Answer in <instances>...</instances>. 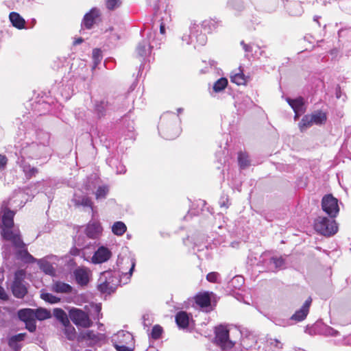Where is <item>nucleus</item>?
Here are the masks:
<instances>
[{"mask_svg":"<svg viewBox=\"0 0 351 351\" xmlns=\"http://www.w3.org/2000/svg\"><path fill=\"white\" fill-rule=\"evenodd\" d=\"M15 147L16 149V154L18 156L16 163L23 169L28 180L36 175L38 169L26 162V159L36 160L47 158L51 154L46 149L45 146H42L37 141H30L27 137L24 141L16 145Z\"/></svg>","mask_w":351,"mask_h":351,"instance_id":"obj_1","label":"nucleus"},{"mask_svg":"<svg viewBox=\"0 0 351 351\" xmlns=\"http://www.w3.org/2000/svg\"><path fill=\"white\" fill-rule=\"evenodd\" d=\"M180 118L172 112H166L160 119L158 130L160 135L166 140L177 138L180 132Z\"/></svg>","mask_w":351,"mask_h":351,"instance_id":"obj_2","label":"nucleus"},{"mask_svg":"<svg viewBox=\"0 0 351 351\" xmlns=\"http://www.w3.org/2000/svg\"><path fill=\"white\" fill-rule=\"evenodd\" d=\"M125 99L124 96L121 95L116 97H106L100 100L95 99L93 101L94 114L97 118L101 119L112 112L124 108L126 106L123 101Z\"/></svg>","mask_w":351,"mask_h":351,"instance_id":"obj_3","label":"nucleus"},{"mask_svg":"<svg viewBox=\"0 0 351 351\" xmlns=\"http://www.w3.org/2000/svg\"><path fill=\"white\" fill-rule=\"evenodd\" d=\"M121 280L116 271L107 270L101 273L98 280L97 290L108 295L114 293L119 285Z\"/></svg>","mask_w":351,"mask_h":351,"instance_id":"obj_4","label":"nucleus"},{"mask_svg":"<svg viewBox=\"0 0 351 351\" xmlns=\"http://www.w3.org/2000/svg\"><path fill=\"white\" fill-rule=\"evenodd\" d=\"M314 228L316 232L326 237L334 235L338 230L335 220L330 217H317L314 221Z\"/></svg>","mask_w":351,"mask_h":351,"instance_id":"obj_5","label":"nucleus"},{"mask_svg":"<svg viewBox=\"0 0 351 351\" xmlns=\"http://www.w3.org/2000/svg\"><path fill=\"white\" fill-rule=\"evenodd\" d=\"M25 271L19 269L15 271L14 280L10 285L13 295L18 299H23L28 293V284L25 281Z\"/></svg>","mask_w":351,"mask_h":351,"instance_id":"obj_6","label":"nucleus"},{"mask_svg":"<svg viewBox=\"0 0 351 351\" xmlns=\"http://www.w3.org/2000/svg\"><path fill=\"white\" fill-rule=\"evenodd\" d=\"M214 343L223 351H229L235 345V342L230 339L229 329L222 324L215 328Z\"/></svg>","mask_w":351,"mask_h":351,"instance_id":"obj_7","label":"nucleus"},{"mask_svg":"<svg viewBox=\"0 0 351 351\" xmlns=\"http://www.w3.org/2000/svg\"><path fill=\"white\" fill-rule=\"evenodd\" d=\"M182 40L186 45H192L194 49H197L198 47L206 45L207 37L206 33H202L199 25L194 24L190 27V34L183 35Z\"/></svg>","mask_w":351,"mask_h":351,"instance_id":"obj_8","label":"nucleus"},{"mask_svg":"<svg viewBox=\"0 0 351 351\" xmlns=\"http://www.w3.org/2000/svg\"><path fill=\"white\" fill-rule=\"evenodd\" d=\"M141 34L146 38L138 43L136 47L137 54L145 59L150 53L151 49L156 47L158 44L155 42L156 32L150 29L141 31Z\"/></svg>","mask_w":351,"mask_h":351,"instance_id":"obj_9","label":"nucleus"},{"mask_svg":"<svg viewBox=\"0 0 351 351\" xmlns=\"http://www.w3.org/2000/svg\"><path fill=\"white\" fill-rule=\"evenodd\" d=\"M69 317L77 326L89 328L93 325V322L89 315L83 310L80 308H71L69 311Z\"/></svg>","mask_w":351,"mask_h":351,"instance_id":"obj_10","label":"nucleus"},{"mask_svg":"<svg viewBox=\"0 0 351 351\" xmlns=\"http://www.w3.org/2000/svg\"><path fill=\"white\" fill-rule=\"evenodd\" d=\"M322 208L330 218H335L339 211L337 199L332 194L325 195L322 199Z\"/></svg>","mask_w":351,"mask_h":351,"instance_id":"obj_11","label":"nucleus"},{"mask_svg":"<svg viewBox=\"0 0 351 351\" xmlns=\"http://www.w3.org/2000/svg\"><path fill=\"white\" fill-rule=\"evenodd\" d=\"M3 202L1 207V217L0 219V228H12L14 226V217L15 212L10 210Z\"/></svg>","mask_w":351,"mask_h":351,"instance_id":"obj_12","label":"nucleus"},{"mask_svg":"<svg viewBox=\"0 0 351 351\" xmlns=\"http://www.w3.org/2000/svg\"><path fill=\"white\" fill-rule=\"evenodd\" d=\"M84 232L87 237L97 239L101 236L103 227L99 220L92 219L86 224Z\"/></svg>","mask_w":351,"mask_h":351,"instance_id":"obj_13","label":"nucleus"},{"mask_svg":"<svg viewBox=\"0 0 351 351\" xmlns=\"http://www.w3.org/2000/svg\"><path fill=\"white\" fill-rule=\"evenodd\" d=\"M112 344H125L134 346V339L132 333L126 330H120L111 338Z\"/></svg>","mask_w":351,"mask_h":351,"instance_id":"obj_14","label":"nucleus"},{"mask_svg":"<svg viewBox=\"0 0 351 351\" xmlns=\"http://www.w3.org/2000/svg\"><path fill=\"white\" fill-rule=\"evenodd\" d=\"M111 256V251L107 247L101 245L94 252L92 256V262L95 264L103 263L108 261Z\"/></svg>","mask_w":351,"mask_h":351,"instance_id":"obj_15","label":"nucleus"},{"mask_svg":"<svg viewBox=\"0 0 351 351\" xmlns=\"http://www.w3.org/2000/svg\"><path fill=\"white\" fill-rule=\"evenodd\" d=\"M312 298L309 297L306 300L301 308L296 311L295 313L291 315L290 320H293L297 322L304 320L309 313Z\"/></svg>","mask_w":351,"mask_h":351,"instance_id":"obj_16","label":"nucleus"},{"mask_svg":"<svg viewBox=\"0 0 351 351\" xmlns=\"http://www.w3.org/2000/svg\"><path fill=\"white\" fill-rule=\"evenodd\" d=\"M99 16V10L93 8L88 12L86 13L82 21V27L90 29L95 23V19Z\"/></svg>","mask_w":351,"mask_h":351,"instance_id":"obj_17","label":"nucleus"},{"mask_svg":"<svg viewBox=\"0 0 351 351\" xmlns=\"http://www.w3.org/2000/svg\"><path fill=\"white\" fill-rule=\"evenodd\" d=\"M211 294L212 293L204 292L197 294L195 297V303L206 311L212 309L211 308Z\"/></svg>","mask_w":351,"mask_h":351,"instance_id":"obj_18","label":"nucleus"},{"mask_svg":"<svg viewBox=\"0 0 351 351\" xmlns=\"http://www.w3.org/2000/svg\"><path fill=\"white\" fill-rule=\"evenodd\" d=\"M36 141L42 146H45L46 149L51 153V148L50 147V134L43 130H37L35 132Z\"/></svg>","mask_w":351,"mask_h":351,"instance_id":"obj_19","label":"nucleus"},{"mask_svg":"<svg viewBox=\"0 0 351 351\" xmlns=\"http://www.w3.org/2000/svg\"><path fill=\"white\" fill-rule=\"evenodd\" d=\"M106 163L112 169L115 170L117 174H124L126 172L125 165L121 163L119 156H110L106 159Z\"/></svg>","mask_w":351,"mask_h":351,"instance_id":"obj_20","label":"nucleus"},{"mask_svg":"<svg viewBox=\"0 0 351 351\" xmlns=\"http://www.w3.org/2000/svg\"><path fill=\"white\" fill-rule=\"evenodd\" d=\"M26 336L27 334L25 332H21L11 336L8 340L9 347L14 351L21 350L22 348L21 342L24 341Z\"/></svg>","mask_w":351,"mask_h":351,"instance_id":"obj_21","label":"nucleus"},{"mask_svg":"<svg viewBox=\"0 0 351 351\" xmlns=\"http://www.w3.org/2000/svg\"><path fill=\"white\" fill-rule=\"evenodd\" d=\"M191 319L190 314L184 311L178 312L175 317L176 323L180 329L187 328Z\"/></svg>","mask_w":351,"mask_h":351,"instance_id":"obj_22","label":"nucleus"},{"mask_svg":"<svg viewBox=\"0 0 351 351\" xmlns=\"http://www.w3.org/2000/svg\"><path fill=\"white\" fill-rule=\"evenodd\" d=\"M286 101L289 104V105L291 107L295 114L299 112H304L306 108L304 107V100L302 97H299L296 99H291L287 97Z\"/></svg>","mask_w":351,"mask_h":351,"instance_id":"obj_23","label":"nucleus"},{"mask_svg":"<svg viewBox=\"0 0 351 351\" xmlns=\"http://www.w3.org/2000/svg\"><path fill=\"white\" fill-rule=\"evenodd\" d=\"M16 257L25 263H34L37 261V259L29 253L26 246L17 250Z\"/></svg>","mask_w":351,"mask_h":351,"instance_id":"obj_24","label":"nucleus"},{"mask_svg":"<svg viewBox=\"0 0 351 351\" xmlns=\"http://www.w3.org/2000/svg\"><path fill=\"white\" fill-rule=\"evenodd\" d=\"M72 202L76 206H82L84 207H90L93 210V202L87 195L75 193L72 198Z\"/></svg>","mask_w":351,"mask_h":351,"instance_id":"obj_25","label":"nucleus"},{"mask_svg":"<svg viewBox=\"0 0 351 351\" xmlns=\"http://www.w3.org/2000/svg\"><path fill=\"white\" fill-rule=\"evenodd\" d=\"M226 7L233 12L234 14L238 16L244 10L245 5L243 0H228Z\"/></svg>","mask_w":351,"mask_h":351,"instance_id":"obj_26","label":"nucleus"},{"mask_svg":"<svg viewBox=\"0 0 351 351\" xmlns=\"http://www.w3.org/2000/svg\"><path fill=\"white\" fill-rule=\"evenodd\" d=\"M9 19L14 27L19 29H22L25 27V21L19 13L15 12H10Z\"/></svg>","mask_w":351,"mask_h":351,"instance_id":"obj_27","label":"nucleus"},{"mask_svg":"<svg viewBox=\"0 0 351 351\" xmlns=\"http://www.w3.org/2000/svg\"><path fill=\"white\" fill-rule=\"evenodd\" d=\"M52 291L58 293H70L73 291V287L68 283L56 281L52 285Z\"/></svg>","mask_w":351,"mask_h":351,"instance_id":"obj_28","label":"nucleus"},{"mask_svg":"<svg viewBox=\"0 0 351 351\" xmlns=\"http://www.w3.org/2000/svg\"><path fill=\"white\" fill-rule=\"evenodd\" d=\"M74 276L77 283L80 285L84 286L88 283V275L87 271L84 269H76L74 271Z\"/></svg>","mask_w":351,"mask_h":351,"instance_id":"obj_29","label":"nucleus"},{"mask_svg":"<svg viewBox=\"0 0 351 351\" xmlns=\"http://www.w3.org/2000/svg\"><path fill=\"white\" fill-rule=\"evenodd\" d=\"M17 315L19 319L24 323L35 319L33 308H26L20 309L17 312Z\"/></svg>","mask_w":351,"mask_h":351,"instance_id":"obj_30","label":"nucleus"},{"mask_svg":"<svg viewBox=\"0 0 351 351\" xmlns=\"http://www.w3.org/2000/svg\"><path fill=\"white\" fill-rule=\"evenodd\" d=\"M33 311H34V318L36 320L43 321L49 319L51 317L50 311L47 308L39 307L33 308Z\"/></svg>","mask_w":351,"mask_h":351,"instance_id":"obj_31","label":"nucleus"},{"mask_svg":"<svg viewBox=\"0 0 351 351\" xmlns=\"http://www.w3.org/2000/svg\"><path fill=\"white\" fill-rule=\"evenodd\" d=\"M313 124L322 125L325 123L327 119L326 114L322 110H317L313 112L311 114Z\"/></svg>","mask_w":351,"mask_h":351,"instance_id":"obj_32","label":"nucleus"},{"mask_svg":"<svg viewBox=\"0 0 351 351\" xmlns=\"http://www.w3.org/2000/svg\"><path fill=\"white\" fill-rule=\"evenodd\" d=\"M39 265L40 269L46 274L53 275L55 269L52 265L47 261L43 259H37L36 262Z\"/></svg>","mask_w":351,"mask_h":351,"instance_id":"obj_33","label":"nucleus"},{"mask_svg":"<svg viewBox=\"0 0 351 351\" xmlns=\"http://www.w3.org/2000/svg\"><path fill=\"white\" fill-rule=\"evenodd\" d=\"M64 326L63 333L67 339L73 341L76 337V331L75 328L69 324H62Z\"/></svg>","mask_w":351,"mask_h":351,"instance_id":"obj_34","label":"nucleus"},{"mask_svg":"<svg viewBox=\"0 0 351 351\" xmlns=\"http://www.w3.org/2000/svg\"><path fill=\"white\" fill-rule=\"evenodd\" d=\"M127 230L125 224L121 221H116L112 226V232L117 236H122Z\"/></svg>","mask_w":351,"mask_h":351,"instance_id":"obj_35","label":"nucleus"},{"mask_svg":"<svg viewBox=\"0 0 351 351\" xmlns=\"http://www.w3.org/2000/svg\"><path fill=\"white\" fill-rule=\"evenodd\" d=\"M53 316L59 320L62 324H69L67 315L65 311L60 308H56L53 309Z\"/></svg>","mask_w":351,"mask_h":351,"instance_id":"obj_36","label":"nucleus"},{"mask_svg":"<svg viewBox=\"0 0 351 351\" xmlns=\"http://www.w3.org/2000/svg\"><path fill=\"white\" fill-rule=\"evenodd\" d=\"M228 81L226 77L218 79L213 84V89L215 93H220L228 86Z\"/></svg>","mask_w":351,"mask_h":351,"instance_id":"obj_37","label":"nucleus"},{"mask_svg":"<svg viewBox=\"0 0 351 351\" xmlns=\"http://www.w3.org/2000/svg\"><path fill=\"white\" fill-rule=\"evenodd\" d=\"M231 82L237 85H244L246 83V78L242 71L239 73H232L230 75Z\"/></svg>","mask_w":351,"mask_h":351,"instance_id":"obj_38","label":"nucleus"},{"mask_svg":"<svg viewBox=\"0 0 351 351\" xmlns=\"http://www.w3.org/2000/svg\"><path fill=\"white\" fill-rule=\"evenodd\" d=\"M313 124L311 114L304 115L299 123L300 130L303 132Z\"/></svg>","mask_w":351,"mask_h":351,"instance_id":"obj_39","label":"nucleus"},{"mask_svg":"<svg viewBox=\"0 0 351 351\" xmlns=\"http://www.w3.org/2000/svg\"><path fill=\"white\" fill-rule=\"evenodd\" d=\"M109 192V188L108 186L102 185L99 186L95 191V198L97 200H101L106 199Z\"/></svg>","mask_w":351,"mask_h":351,"instance_id":"obj_40","label":"nucleus"},{"mask_svg":"<svg viewBox=\"0 0 351 351\" xmlns=\"http://www.w3.org/2000/svg\"><path fill=\"white\" fill-rule=\"evenodd\" d=\"M92 58L93 61V69H95L98 66V64H100L102 60V54L101 49L97 48L94 49L93 50Z\"/></svg>","mask_w":351,"mask_h":351,"instance_id":"obj_41","label":"nucleus"},{"mask_svg":"<svg viewBox=\"0 0 351 351\" xmlns=\"http://www.w3.org/2000/svg\"><path fill=\"white\" fill-rule=\"evenodd\" d=\"M40 298L49 304H57L60 302V298L50 293H43Z\"/></svg>","mask_w":351,"mask_h":351,"instance_id":"obj_42","label":"nucleus"},{"mask_svg":"<svg viewBox=\"0 0 351 351\" xmlns=\"http://www.w3.org/2000/svg\"><path fill=\"white\" fill-rule=\"evenodd\" d=\"M1 228V235L3 239L7 241H11L17 233H14L12 228Z\"/></svg>","mask_w":351,"mask_h":351,"instance_id":"obj_43","label":"nucleus"},{"mask_svg":"<svg viewBox=\"0 0 351 351\" xmlns=\"http://www.w3.org/2000/svg\"><path fill=\"white\" fill-rule=\"evenodd\" d=\"M241 45L243 47V49L246 53L245 57L250 59V56L252 57V55L253 54L254 49L256 48L255 47L257 45L254 44H246L243 40L241 41L240 43Z\"/></svg>","mask_w":351,"mask_h":351,"instance_id":"obj_44","label":"nucleus"},{"mask_svg":"<svg viewBox=\"0 0 351 351\" xmlns=\"http://www.w3.org/2000/svg\"><path fill=\"white\" fill-rule=\"evenodd\" d=\"M162 332H163L162 327L158 324H156L153 326V328L152 329V331L150 333V337L153 339L156 340V339H158L160 338Z\"/></svg>","mask_w":351,"mask_h":351,"instance_id":"obj_45","label":"nucleus"},{"mask_svg":"<svg viewBox=\"0 0 351 351\" xmlns=\"http://www.w3.org/2000/svg\"><path fill=\"white\" fill-rule=\"evenodd\" d=\"M238 162L241 169H245L250 165V160H248V156L243 152L239 153Z\"/></svg>","mask_w":351,"mask_h":351,"instance_id":"obj_46","label":"nucleus"},{"mask_svg":"<svg viewBox=\"0 0 351 351\" xmlns=\"http://www.w3.org/2000/svg\"><path fill=\"white\" fill-rule=\"evenodd\" d=\"M269 265L271 267L281 269L285 265V260L282 257H271L269 260Z\"/></svg>","mask_w":351,"mask_h":351,"instance_id":"obj_47","label":"nucleus"},{"mask_svg":"<svg viewBox=\"0 0 351 351\" xmlns=\"http://www.w3.org/2000/svg\"><path fill=\"white\" fill-rule=\"evenodd\" d=\"M201 29H204L205 32H210L215 29V24L213 21H204L201 25Z\"/></svg>","mask_w":351,"mask_h":351,"instance_id":"obj_48","label":"nucleus"},{"mask_svg":"<svg viewBox=\"0 0 351 351\" xmlns=\"http://www.w3.org/2000/svg\"><path fill=\"white\" fill-rule=\"evenodd\" d=\"M10 241H12L14 247L17 249L23 248V247H25V244L23 241L20 233H17Z\"/></svg>","mask_w":351,"mask_h":351,"instance_id":"obj_49","label":"nucleus"},{"mask_svg":"<svg viewBox=\"0 0 351 351\" xmlns=\"http://www.w3.org/2000/svg\"><path fill=\"white\" fill-rule=\"evenodd\" d=\"M93 314L92 315L94 320H99L102 318L101 313V304H95L93 306Z\"/></svg>","mask_w":351,"mask_h":351,"instance_id":"obj_50","label":"nucleus"},{"mask_svg":"<svg viewBox=\"0 0 351 351\" xmlns=\"http://www.w3.org/2000/svg\"><path fill=\"white\" fill-rule=\"evenodd\" d=\"M106 8L109 10H114L121 5V0H106Z\"/></svg>","mask_w":351,"mask_h":351,"instance_id":"obj_51","label":"nucleus"},{"mask_svg":"<svg viewBox=\"0 0 351 351\" xmlns=\"http://www.w3.org/2000/svg\"><path fill=\"white\" fill-rule=\"evenodd\" d=\"M83 338L88 340H92L94 342L99 341V335L95 333L93 330H88L83 335Z\"/></svg>","mask_w":351,"mask_h":351,"instance_id":"obj_52","label":"nucleus"},{"mask_svg":"<svg viewBox=\"0 0 351 351\" xmlns=\"http://www.w3.org/2000/svg\"><path fill=\"white\" fill-rule=\"evenodd\" d=\"M117 351H134V346H128L125 344H112Z\"/></svg>","mask_w":351,"mask_h":351,"instance_id":"obj_53","label":"nucleus"},{"mask_svg":"<svg viewBox=\"0 0 351 351\" xmlns=\"http://www.w3.org/2000/svg\"><path fill=\"white\" fill-rule=\"evenodd\" d=\"M292 6L295 8V10H291L290 8L289 9V14L292 16H298V15H300L302 12V7L300 5V4L298 2H295L293 3Z\"/></svg>","mask_w":351,"mask_h":351,"instance_id":"obj_54","label":"nucleus"},{"mask_svg":"<svg viewBox=\"0 0 351 351\" xmlns=\"http://www.w3.org/2000/svg\"><path fill=\"white\" fill-rule=\"evenodd\" d=\"M219 276H220V275L219 273L215 272V271H212V272L208 273L206 275V280L210 282L217 283V282H219L218 279H219Z\"/></svg>","mask_w":351,"mask_h":351,"instance_id":"obj_55","label":"nucleus"},{"mask_svg":"<svg viewBox=\"0 0 351 351\" xmlns=\"http://www.w3.org/2000/svg\"><path fill=\"white\" fill-rule=\"evenodd\" d=\"M25 328L30 332H34L36 330V319L33 321L27 322L25 323Z\"/></svg>","mask_w":351,"mask_h":351,"instance_id":"obj_56","label":"nucleus"},{"mask_svg":"<svg viewBox=\"0 0 351 351\" xmlns=\"http://www.w3.org/2000/svg\"><path fill=\"white\" fill-rule=\"evenodd\" d=\"M219 204L221 208H228L229 206L228 196L225 195H221L219 200Z\"/></svg>","mask_w":351,"mask_h":351,"instance_id":"obj_57","label":"nucleus"},{"mask_svg":"<svg viewBox=\"0 0 351 351\" xmlns=\"http://www.w3.org/2000/svg\"><path fill=\"white\" fill-rule=\"evenodd\" d=\"M338 36L339 38H343L345 36H349L351 38V27L339 29L338 32Z\"/></svg>","mask_w":351,"mask_h":351,"instance_id":"obj_58","label":"nucleus"},{"mask_svg":"<svg viewBox=\"0 0 351 351\" xmlns=\"http://www.w3.org/2000/svg\"><path fill=\"white\" fill-rule=\"evenodd\" d=\"M326 333L332 337H337L339 335V332L332 327H327L326 329Z\"/></svg>","mask_w":351,"mask_h":351,"instance_id":"obj_59","label":"nucleus"},{"mask_svg":"<svg viewBox=\"0 0 351 351\" xmlns=\"http://www.w3.org/2000/svg\"><path fill=\"white\" fill-rule=\"evenodd\" d=\"M152 321L149 319V314H145L143 316V323L145 327H148L151 324Z\"/></svg>","mask_w":351,"mask_h":351,"instance_id":"obj_60","label":"nucleus"},{"mask_svg":"<svg viewBox=\"0 0 351 351\" xmlns=\"http://www.w3.org/2000/svg\"><path fill=\"white\" fill-rule=\"evenodd\" d=\"M9 297L8 294L6 293L4 289L0 285V300H2L3 301H7L8 300Z\"/></svg>","mask_w":351,"mask_h":351,"instance_id":"obj_61","label":"nucleus"},{"mask_svg":"<svg viewBox=\"0 0 351 351\" xmlns=\"http://www.w3.org/2000/svg\"><path fill=\"white\" fill-rule=\"evenodd\" d=\"M8 159L5 155L0 154V169H3L7 165Z\"/></svg>","mask_w":351,"mask_h":351,"instance_id":"obj_62","label":"nucleus"},{"mask_svg":"<svg viewBox=\"0 0 351 351\" xmlns=\"http://www.w3.org/2000/svg\"><path fill=\"white\" fill-rule=\"evenodd\" d=\"M270 345L276 347L279 349L282 348V343L277 339H271Z\"/></svg>","mask_w":351,"mask_h":351,"instance_id":"obj_63","label":"nucleus"},{"mask_svg":"<svg viewBox=\"0 0 351 351\" xmlns=\"http://www.w3.org/2000/svg\"><path fill=\"white\" fill-rule=\"evenodd\" d=\"M80 253V249L76 247L75 246L71 247V249L70 250V254L72 256H79Z\"/></svg>","mask_w":351,"mask_h":351,"instance_id":"obj_64","label":"nucleus"}]
</instances>
